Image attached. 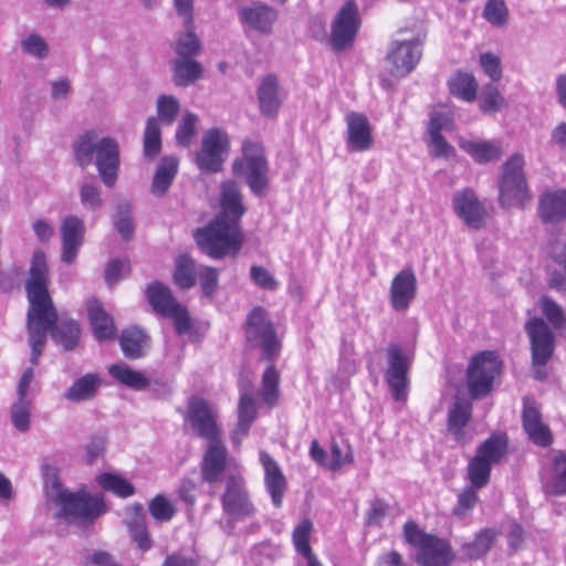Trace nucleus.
<instances>
[{
    "label": "nucleus",
    "instance_id": "obj_10",
    "mask_svg": "<svg viewBox=\"0 0 566 566\" xmlns=\"http://www.w3.org/2000/svg\"><path fill=\"white\" fill-rule=\"evenodd\" d=\"M502 363L494 352H482L474 356L468 367V387L473 398L486 396L495 378L501 374Z\"/></svg>",
    "mask_w": 566,
    "mask_h": 566
},
{
    "label": "nucleus",
    "instance_id": "obj_2",
    "mask_svg": "<svg viewBox=\"0 0 566 566\" xmlns=\"http://www.w3.org/2000/svg\"><path fill=\"white\" fill-rule=\"evenodd\" d=\"M193 237L200 250L214 260L237 256L244 242L240 224L222 217H214L206 227L197 229Z\"/></svg>",
    "mask_w": 566,
    "mask_h": 566
},
{
    "label": "nucleus",
    "instance_id": "obj_45",
    "mask_svg": "<svg viewBox=\"0 0 566 566\" xmlns=\"http://www.w3.org/2000/svg\"><path fill=\"white\" fill-rule=\"evenodd\" d=\"M156 111L158 116L156 119L158 123L160 122L164 125L170 126L175 123L180 112L179 101L172 95L163 94L157 98Z\"/></svg>",
    "mask_w": 566,
    "mask_h": 566
},
{
    "label": "nucleus",
    "instance_id": "obj_21",
    "mask_svg": "<svg viewBox=\"0 0 566 566\" xmlns=\"http://www.w3.org/2000/svg\"><path fill=\"white\" fill-rule=\"evenodd\" d=\"M256 97L261 115L273 118L279 114L286 93L280 86L277 77L273 74H268L260 81Z\"/></svg>",
    "mask_w": 566,
    "mask_h": 566
},
{
    "label": "nucleus",
    "instance_id": "obj_23",
    "mask_svg": "<svg viewBox=\"0 0 566 566\" xmlns=\"http://www.w3.org/2000/svg\"><path fill=\"white\" fill-rule=\"evenodd\" d=\"M260 462L264 471L265 490L273 505L280 509L287 489L286 478L279 463L266 451H260Z\"/></svg>",
    "mask_w": 566,
    "mask_h": 566
},
{
    "label": "nucleus",
    "instance_id": "obj_15",
    "mask_svg": "<svg viewBox=\"0 0 566 566\" xmlns=\"http://www.w3.org/2000/svg\"><path fill=\"white\" fill-rule=\"evenodd\" d=\"M525 329L531 344L532 364L546 365L555 349V335L553 331L539 317L527 321Z\"/></svg>",
    "mask_w": 566,
    "mask_h": 566
},
{
    "label": "nucleus",
    "instance_id": "obj_58",
    "mask_svg": "<svg viewBox=\"0 0 566 566\" xmlns=\"http://www.w3.org/2000/svg\"><path fill=\"white\" fill-rule=\"evenodd\" d=\"M82 206L91 211H96L103 206L101 188L92 182H84L80 188Z\"/></svg>",
    "mask_w": 566,
    "mask_h": 566
},
{
    "label": "nucleus",
    "instance_id": "obj_44",
    "mask_svg": "<svg viewBox=\"0 0 566 566\" xmlns=\"http://www.w3.org/2000/svg\"><path fill=\"white\" fill-rule=\"evenodd\" d=\"M96 480L105 491H109L119 497H128L135 493L134 485L120 475L103 473Z\"/></svg>",
    "mask_w": 566,
    "mask_h": 566
},
{
    "label": "nucleus",
    "instance_id": "obj_43",
    "mask_svg": "<svg viewBox=\"0 0 566 566\" xmlns=\"http://www.w3.org/2000/svg\"><path fill=\"white\" fill-rule=\"evenodd\" d=\"M144 156L148 159L157 157L161 150V132L158 120L149 117L144 132Z\"/></svg>",
    "mask_w": 566,
    "mask_h": 566
},
{
    "label": "nucleus",
    "instance_id": "obj_54",
    "mask_svg": "<svg viewBox=\"0 0 566 566\" xmlns=\"http://www.w3.org/2000/svg\"><path fill=\"white\" fill-rule=\"evenodd\" d=\"M494 532L491 530H482L473 539L463 546L467 556L471 559L482 557L490 549L494 541Z\"/></svg>",
    "mask_w": 566,
    "mask_h": 566
},
{
    "label": "nucleus",
    "instance_id": "obj_62",
    "mask_svg": "<svg viewBox=\"0 0 566 566\" xmlns=\"http://www.w3.org/2000/svg\"><path fill=\"white\" fill-rule=\"evenodd\" d=\"M479 501L478 493L472 488L464 489L458 496V504L453 509V514L458 518H463L473 510Z\"/></svg>",
    "mask_w": 566,
    "mask_h": 566
},
{
    "label": "nucleus",
    "instance_id": "obj_36",
    "mask_svg": "<svg viewBox=\"0 0 566 566\" xmlns=\"http://www.w3.org/2000/svg\"><path fill=\"white\" fill-rule=\"evenodd\" d=\"M148 336L138 327H129L122 332L119 345L123 354L129 359H138L148 347Z\"/></svg>",
    "mask_w": 566,
    "mask_h": 566
},
{
    "label": "nucleus",
    "instance_id": "obj_18",
    "mask_svg": "<svg viewBox=\"0 0 566 566\" xmlns=\"http://www.w3.org/2000/svg\"><path fill=\"white\" fill-rule=\"evenodd\" d=\"M452 205L455 214L470 228L481 229L484 224L485 210L473 190L464 188L454 192Z\"/></svg>",
    "mask_w": 566,
    "mask_h": 566
},
{
    "label": "nucleus",
    "instance_id": "obj_56",
    "mask_svg": "<svg viewBox=\"0 0 566 566\" xmlns=\"http://www.w3.org/2000/svg\"><path fill=\"white\" fill-rule=\"evenodd\" d=\"M509 11L503 0H488L483 18L492 25L502 27L507 21Z\"/></svg>",
    "mask_w": 566,
    "mask_h": 566
},
{
    "label": "nucleus",
    "instance_id": "obj_20",
    "mask_svg": "<svg viewBox=\"0 0 566 566\" xmlns=\"http://www.w3.org/2000/svg\"><path fill=\"white\" fill-rule=\"evenodd\" d=\"M60 232L62 238L61 260L64 263L72 264L84 241V222L76 216H66L61 221Z\"/></svg>",
    "mask_w": 566,
    "mask_h": 566
},
{
    "label": "nucleus",
    "instance_id": "obj_3",
    "mask_svg": "<svg viewBox=\"0 0 566 566\" xmlns=\"http://www.w3.org/2000/svg\"><path fill=\"white\" fill-rule=\"evenodd\" d=\"M45 492L49 501L60 507L56 516L67 521L92 522L106 511L102 496L85 492H70L63 488L56 476L46 481Z\"/></svg>",
    "mask_w": 566,
    "mask_h": 566
},
{
    "label": "nucleus",
    "instance_id": "obj_38",
    "mask_svg": "<svg viewBox=\"0 0 566 566\" xmlns=\"http://www.w3.org/2000/svg\"><path fill=\"white\" fill-rule=\"evenodd\" d=\"M470 417L471 405L465 400L457 398L448 412V430L459 442L463 440V428L467 426Z\"/></svg>",
    "mask_w": 566,
    "mask_h": 566
},
{
    "label": "nucleus",
    "instance_id": "obj_41",
    "mask_svg": "<svg viewBox=\"0 0 566 566\" xmlns=\"http://www.w3.org/2000/svg\"><path fill=\"white\" fill-rule=\"evenodd\" d=\"M108 373L118 382L135 390H144L149 385V380L143 373L132 369L126 364L112 365L108 367Z\"/></svg>",
    "mask_w": 566,
    "mask_h": 566
},
{
    "label": "nucleus",
    "instance_id": "obj_11",
    "mask_svg": "<svg viewBox=\"0 0 566 566\" xmlns=\"http://www.w3.org/2000/svg\"><path fill=\"white\" fill-rule=\"evenodd\" d=\"M146 293L153 310L164 317L171 318L179 335L190 331L189 314L186 307L177 302L169 287L159 282H153L148 285Z\"/></svg>",
    "mask_w": 566,
    "mask_h": 566
},
{
    "label": "nucleus",
    "instance_id": "obj_47",
    "mask_svg": "<svg viewBox=\"0 0 566 566\" xmlns=\"http://www.w3.org/2000/svg\"><path fill=\"white\" fill-rule=\"evenodd\" d=\"M32 410V398H19L11 407V421L14 428L20 432H25L30 428V418Z\"/></svg>",
    "mask_w": 566,
    "mask_h": 566
},
{
    "label": "nucleus",
    "instance_id": "obj_52",
    "mask_svg": "<svg viewBox=\"0 0 566 566\" xmlns=\"http://www.w3.org/2000/svg\"><path fill=\"white\" fill-rule=\"evenodd\" d=\"M114 227L125 240H129L134 233V224L130 214V205L127 201L117 203L113 217Z\"/></svg>",
    "mask_w": 566,
    "mask_h": 566
},
{
    "label": "nucleus",
    "instance_id": "obj_46",
    "mask_svg": "<svg viewBox=\"0 0 566 566\" xmlns=\"http://www.w3.org/2000/svg\"><path fill=\"white\" fill-rule=\"evenodd\" d=\"M539 306L553 328L560 332L566 331V315L560 305L552 297L544 295L539 298Z\"/></svg>",
    "mask_w": 566,
    "mask_h": 566
},
{
    "label": "nucleus",
    "instance_id": "obj_32",
    "mask_svg": "<svg viewBox=\"0 0 566 566\" xmlns=\"http://www.w3.org/2000/svg\"><path fill=\"white\" fill-rule=\"evenodd\" d=\"M126 526L138 547L146 552L153 542L146 526V516L142 504H134L127 509Z\"/></svg>",
    "mask_w": 566,
    "mask_h": 566
},
{
    "label": "nucleus",
    "instance_id": "obj_5",
    "mask_svg": "<svg viewBox=\"0 0 566 566\" xmlns=\"http://www.w3.org/2000/svg\"><path fill=\"white\" fill-rule=\"evenodd\" d=\"M49 266L45 253L41 250L34 251L29 277L25 281V291L29 301L28 314L56 315V310L48 290Z\"/></svg>",
    "mask_w": 566,
    "mask_h": 566
},
{
    "label": "nucleus",
    "instance_id": "obj_34",
    "mask_svg": "<svg viewBox=\"0 0 566 566\" xmlns=\"http://www.w3.org/2000/svg\"><path fill=\"white\" fill-rule=\"evenodd\" d=\"M179 161L175 156H165L157 165L151 182V192L156 196H163L171 186L177 172Z\"/></svg>",
    "mask_w": 566,
    "mask_h": 566
},
{
    "label": "nucleus",
    "instance_id": "obj_28",
    "mask_svg": "<svg viewBox=\"0 0 566 566\" xmlns=\"http://www.w3.org/2000/svg\"><path fill=\"white\" fill-rule=\"evenodd\" d=\"M220 196L221 212L216 217H222L223 220H235L240 224L245 208L239 185L233 180L222 182Z\"/></svg>",
    "mask_w": 566,
    "mask_h": 566
},
{
    "label": "nucleus",
    "instance_id": "obj_55",
    "mask_svg": "<svg viewBox=\"0 0 566 566\" xmlns=\"http://www.w3.org/2000/svg\"><path fill=\"white\" fill-rule=\"evenodd\" d=\"M20 46L23 53L38 60H43L49 54L48 43L38 33H32L27 38L22 39L20 42Z\"/></svg>",
    "mask_w": 566,
    "mask_h": 566
},
{
    "label": "nucleus",
    "instance_id": "obj_50",
    "mask_svg": "<svg viewBox=\"0 0 566 566\" xmlns=\"http://www.w3.org/2000/svg\"><path fill=\"white\" fill-rule=\"evenodd\" d=\"M546 492L555 495H566V455L559 454L554 459L553 475L546 485Z\"/></svg>",
    "mask_w": 566,
    "mask_h": 566
},
{
    "label": "nucleus",
    "instance_id": "obj_31",
    "mask_svg": "<svg viewBox=\"0 0 566 566\" xmlns=\"http://www.w3.org/2000/svg\"><path fill=\"white\" fill-rule=\"evenodd\" d=\"M538 213L545 222H558L566 219V190L544 192L539 197Z\"/></svg>",
    "mask_w": 566,
    "mask_h": 566
},
{
    "label": "nucleus",
    "instance_id": "obj_48",
    "mask_svg": "<svg viewBox=\"0 0 566 566\" xmlns=\"http://www.w3.org/2000/svg\"><path fill=\"white\" fill-rule=\"evenodd\" d=\"M198 123V115L191 112L184 113L175 134L176 142L179 146L188 147L191 144L197 133Z\"/></svg>",
    "mask_w": 566,
    "mask_h": 566
},
{
    "label": "nucleus",
    "instance_id": "obj_63",
    "mask_svg": "<svg viewBox=\"0 0 566 566\" xmlns=\"http://www.w3.org/2000/svg\"><path fill=\"white\" fill-rule=\"evenodd\" d=\"M256 417V405L253 397L242 392L238 405V422L251 426Z\"/></svg>",
    "mask_w": 566,
    "mask_h": 566
},
{
    "label": "nucleus",
    "instance_id": "obj_8",
    "mask_svg": "<svg viewBox=\"0 0 566 566\" xmlns=\"http://www.w3.org/2000/svg\"><path fill=\"white\" fill-rule=\"evenodd\" d=\"M247 340L252 347L261 349L262 357L269 361L275 360L281 352V340L268 312L256 306L247 316L245 321Z\"/></svg>",
    "mask_w": 566,
    "mask_h": 566
},
{
    "label": "nucleus",
    "instance_id": "obj_24",
    "mask_svg": "<svg viewBox=\"0 0 566 566\" xmlns=\"http://www.w3.org/2000/svg\"><path fill=\"white\" fill-rule=\"evenodd\" d=\"M56 321V315H36L27 314V328L29 334V345L31 347L30 361L33 366L39 364V358L43 353L46 343L49 329Z\"/></svg>",
    "mask_w": 566,
    "mask_h": 566
},
{
    "label": "nucleus",
    "instance_id": "obj_1",
    "mask_svg": "<svg viewBox=\"0 0 566 566\" xmlns=\"http://www.w3.org/2000/svg\"><path fill=\"white\" fill-rule=\"evenodd\" d=\"M76 163L86 168L95 164L103 184L113 188L117 182L119 170V146L112 137H99L90 132L81 136L74 146Z\"/></svg>",
    "mask_w": 566,
    "mask_h": 566
},
{
    "label": "nucleus",
    "instance_id": "obj_14",
    "mask_svg": "<svg viewBox=\"0 0 566 566\" xmlns=\"http://www.w3.org/2000/svg\"><path fill=\"white\" fill-rule=\"evenodd\" d=\"M421 46L419 38L392 41L387 53L390 74L403 77L412 72L422 56Z\"/></svg>",
    "mask_w": 566,
    "mask_h": 566
},
{
    "label": "nucleus",
    "instance_id": "obj_7",
    "mask_svg": "<svg viewBox=\"0 0 566 566\" xmlns=\"http://www.w3.org/2000/svg\"><path fill=\"white\" fill-rule=\"evenodd\" d=\"M524 165V157L521 154H514L502 167L499 180V202L504 209L523 207L530 200Z\"/></svg>",
    "mask_w": 566,
    "mask_h": 566
},
{
    "label": "nucleus",
    "instance_id": "obj_42",
    "mask_svg": "<svg viewBox=\"0 0 566 566\" xmlns=\"http://www.w3.org/2000/svg\"><path fill=\"white\" fill-rule=\"evenodd\" d=\"M175 265L174 280L176 284L182 290L192 287L198 275L195 260L188 254H180L177 256Z\"/></svg>",
    "mask_w": 566,
    "mask_h": 566
},
{
    "label": "nucleus",
    "instance_id": "obj_57",
    "mask_svg": "<svg viewBox=\"0 0 566 566\" xmlns=\"http://www.w3.org/2000/svg\"><path fill=\"white\" fill-rule=\"evenodd\" d=\"M200 42L192 32L180 34L175 42V52L180 59H191L200 51Z\"/></svg>",
    "mask_w": 566,
    "mask_h": 566
},
{
    "label": "nucleus",
    "instance_id": "obj_19",
    "mask_svg": "<svg viewBox=\"0 0 566 566\" xmlns=\"http://www.w3.org/2000/svg\"><path fill=\"white\" fill-rule=\"evenodd\" d=\"M239 20L245 30L262 34L271 33L277 20V12L268 4L254 2L242 7L239 12Z\"/></svg>",
    "mask_w": 566,
    "mask_h": 566
},
{
    "label": "nucleus",
    "instance_id": "obj_37",
    "mask_svg": "<svg viewBox=\"0 0 566 566\" xmlns=\"http://www.w3.org/2000/svg\"><path fill=\"white\" fill-rule=\"evenodd\" d=\"M202 67L192 59L172 61V81L177 86H189L201 77Z\"/></svg>",
    "mask_w": 566,
    "mask_h": 566
},
{
    "label": "nucleus",
    "instance_id": "obj_16",
    "mask_svg": "<svg viewBox=\"0 0 566 566\" xmlns=\"http://www.w3.org/2000/svg\"><path fill=\"white\" fill-rule=\"evenodd\" d=\"M387 363L388 368L385 374L386 381L392 392L395 400H405L407 397L408 387V358L403 349L391 344L387 348Z\"/></svg>",
    "mask_w": 566,
    "mask_h": 566
},
{
    "label": "nucleus",
    "instance_id": "obj_39",
    "mask_svg": "<svg viewBox=\"0 0 566 566\" xmlns=\"http://www.w3.org/2000/svg\"><path fill=\"white\" fill-rule=\"evenodd\" d=\"M452 95L465 102H473L476 98L478 82L473 74L457 72L448 81Z\"/></svg>",
    "mask_w": 566,
    "mask_h": 566
},
{
    "label": "nucleus",
    "instance_id": "obj_64",
    "mask_svg": "<svg viewBox=\"0 0 566 566\" xmlns=\"http://www.w3.org/2000/svg\"><path fill=\"white\" fill-rule=\"evenodd\" d=\"M250 276L253 283L263 290L275 291L279 287L276 279L263 266L252 265Z\"/></svg>",
    "mask_w": 566,
    "mask_h": 566
},
{
    "label": "nucleus",
    "instance_id": "obj_51",
    "mask_svg": "<svg viewBox=\"0 0 566 566\" xmlns=\"http://www.w3.org/2000/svg\"><path fill=\"white\" fill-rule=\"evenodd\" d=\"M313 531V524L310 520L305 518L300 522L292 533V541L295 551L303 557L313 555L310 546V537Z\"/></svg>",
    "mask_w": 566,
    "mask_h": 566
},
{
    "label": "nucleus",
    "instance_id": "obj_22",
    "mask_svg": "<svg viewBox=\"0 0 566 566\" xmlns=\"http://www.w3.org/2000/svg\"><path fill=\"white\" fill-rule=\"evenodd\" d=\"M522 421L523 428L533 443L539 447L552 444V432L548 426L542 421L541 411L531 398H524L523 400Z\"/></svg>",
    "mask_w": 566,
    "mask_h": 566
},
{
    "label": "nucleus",
    "instance_id": "obj_29",
    "mask_svg": "<svg viewBox=\"0 0 566 566\" xmlns=\"http://www.w3.org/2000/svg\"><path fill=\"white\" fill-rule=\"evenodd\" d=\"M87 313L93 334L98 342L112 340L116 336V326L109 315L99 303L93 298L87 302Z\"/></svg>",
    "mask_w": 566,
    "mask_h": 566
},
{
    "label": "nucleus",
    "instance_id": "obj_26",
    "mask_svg": "<svg viewBox=\"0 0 566 566\" xmlns=\"http://www.w3.org/2000/svg\"><path fill=\"white\" fill-rule=\"evenodd\" d=\"M347 146L354 151H366L373 147L374 139L368 118L361 113H349L346 116Z\"/></svg>",
    "mask_w": 566,
    "mask_h": 566
},
{
    "label": "nucleus",
    "instance_id": "obj_9",
    "mask_svg": "<svg viewBox=\"0 0 566 566\" xmlns=\"http://www.w3.org/2000/svg\"><path fill=\"white\" fill-rule=\"evenodd\" d=\"M506 450V437L501 434L492 436L480 444L468 465V478L473 488L481 489L489 483L492 465L500 462Z\"/></svg>",
    "mask_w": 566,
    "mask_h": 566
},
{
    "label": "nucleus",
    "instance_id": "obj_30",
    "mask_svg": "<svg viewBox=\"0 0 566 566\" xmlns=\"http://www.w3.org/2000/svg\"><path fill=\"white\" fill-rule=\"evenodd\" d=\"M453 559L450 544L434 535L417 554V562L421 566H449Z\"/></svg>",
    "mask_w": 566,
    "mask_h": 566
},
{
    "label": "nucleus",
    "instance_id": "obj_17",
    "mask_svg": "<svg viewBox=\"0 0 566 566\" xmlns=\"http://www.w3.org/2000/svg\"><path fill=\"white\" fill-rule=\"evenodd\" d=\"M359 28V18L355 3L345 2L338 11L332 29V46L343 51L350 46Z\"/></svg>",
    "mask_w": 566,
    "mask_h": 566
},
{
    "label": "nucleus",
    "instance_id": "obj_40",
    "mask_svg": "<svg viewBox=\"0 0 566 566\" xmlns=\"http://www.w3.org/2000/svg\"><path fill=\"white\" fill-rule=\"evenodd\" d=\"M49 333L55 343L62 345L64 349L71 350L78 342L80 327L74 319H65L61 322H57L56 319L51 329H49Z\"/></svg>",
    "mask_w": 566,
    "mask_h": 566
},
{
    "label": "nucleus",
    "instance_id": "obj_35",
    "mask_svg": "<svg viewBox=\"0 0 566 566\" xmlns=\"http://www.w3.org/2000/svg\"><path fill=\"white\" fill-rule=\"evenodd\" d=\"M101 386V378L97 374H86L75 380L64 392V398L72 402L87 401L95 397Z\"/></svg>",
    "mask_w": 566,
    "mask_h": 566
},
{
    "label": "nucleus",
    "instance_id": "obj_6",
    "mask_svg": "<svg viewBox=\"0 0 566 566\" xmlns=\"http://www.w3.org/2000/svg\"><path fill=\"white\" fill-rule=\"evenodd\" d=\"M242 150V158L232 164L233 174L243 177L254 195L263 196L269 186V165L264 149L258 143L245 142Z\"/></svg>",
    "mask_w": 566,
    "mask_h": 566
},
{
    "label": "nucleus",
    "instance_id": "obj_4",
    "mask_svg": "<svg viewBox=\"0 0 566 566\" xmlns=\"http://www.w3.org/2000/svg\"><path fill=\"white\" fill-rule=\"evenodd\" d=\"M220 502L223 516L231 528L258 514V507L241 474L231 473L226 476Z\"/></svg>",
    "mask_w": 566,
    "mask_h": 566
},
{
    "label": "nucleus",
    "instance_id": "obj_59",
    "mask_svg": "<svg viewBox=\"0 0 566 566\" xmlns=\"http://www.w3.org/2000/svg\"><path fill=\"white\" fill-rule=\"evenodd\" d=\"M149 513L159 522H168L175 515V507L172 503L164 495H156L149 503Z\"/></svg>",
    "mask_w": 566,
    "mask_h": 566
},
{
    "label": "nucleus",
    "instance_id": "obj_12",
    "mask_svg": "<svg viewBox=\"0 0 566 566\" xmlns=\"http://www.w3.org/2000/svg\"><path fill=\"white\" fill-rule=\"evenodd\" d=\"M229 146L226 130L216 127L206 130L202 135L201 149L196 155L198 168L207 172L220 171Z\"/></svg>",
    "mask_w": 566,
    "mask_h": 566
},
{
    "label": "nucleus",
    "instance_id": "obj_60",
    "mask_svg": "<svg viewBox=\"0 0 566 566\" xmlns=\"http://www.w3.org/2000/svg\"><path fill=\"white\" fill-rule=\"evenodd\" d=\"M403 536L408 544L418 548V552H420L426 546V544L433 537V535L424 533L412 521H408L405 523Z\"/></svg>",
    "mask_w": 566,
    "mask_h": 566
},
{
    "label": "nucleus",
    "instance_id": "obj_33",
    "mask_svg": "<svg viewBox=\"0 0 566 566\" xmlns=\"http://www.w3.org/2000/svg\"><path fill=\"white\" fill-rule=\"evenodd\" d=\"M459 146L478 164L495 161L502 156V148L500 144L488 140L461 139L459 142Z\"/></svg>",
    "mask_w": 566,
    "mask_h": 566
},
{
    "label": "nucleus",
    "instance_id": "obj_49",
    "mask_svg": "<svg viewBox=\"0 0 566 566\" xmlns=\"http://www.w3.org/2000/svg\"><path fill=\"white\" fill-rule=\"evenodd\" d=\"M506 105L504 96L493 84L483 86L479 107L484 114H494Z\"/></svg>",
    "mask_w": 566,
    "mask_h": 566
},
{
    "label": "nucleus",
    "instance_id": "obj_25",
    "mask_svg": "<svg viewBox=\"0 0 566 566\" xmlns=\"http://www.w3.org/2000/svg\"><path fill=\"white\" fill-rule=\"evenodd\" d=\"M417 293V277L412 270L403 269L391 281L389 297L395 311H406Z\"/></svg>",
    "mask_w": 566,
    "mask_h": 566
},
{
    "label": "nucleus",
    "instance_id": "obj_61",
    "mask_svg": "<svg viewBox=\"0 0 566 566\" xmlns=\"http://www.w3.org/2000/svg\"><path fill=\"white\" fill-rule=\"evenodd\" d=\"M198 276L203 295L206 297H212L218 286V270L212 266L201 265L198 269Z\"/></svg>",
    "mask_w": 566,
    "mask_h": 566
},
{
    "label": "nucleus",
    "instance_id": "obj_53",
    "mask_svg": "<svg viewBox=\"0 0 566 566\" xmlns=\"http://www.w3.org/2000/svg\"><path fill=\"white\" fill-rule=\"evenodd\" d=\"M279 373L273 365L268 366L262 377L261 397L269 406H273L279 399Z\"/></svg>",
    "mask_w": 566,
    "mask_h": 566
},
{
    "label": "nucleus",
    "instance_id": "obj_13",
    "mask_svg": "<svg viewBox=\"0 0 566 566\" xmlns=\"http://www.w3.org/2000/svg\"><path fill=\"white\" fill-rule=\"evenodd\" d=\"M185 419L198 437L207 441L220 439L218 412L203 398L191 397L188 400Z\"/></svg>",
    "mask_w": 566,
    "mask_h": 566
},
{
    "label": "nucleus",
    "instance_id": "obj_27",
    "mask_svg": "<svg viewBox=\"0 0 566 566\" xmlns=\"http://www.w3.org/2000/svg\"><path fill=\"white\" fill-rule=\"evenodd\" d=\"M208 448L201 463V476L207 483H214L224 471L227 463V448L221 439L208 441Z\"/></svg>",
    "mask_w": 566,
    "mask_h": 566
}]
</instances>
